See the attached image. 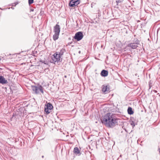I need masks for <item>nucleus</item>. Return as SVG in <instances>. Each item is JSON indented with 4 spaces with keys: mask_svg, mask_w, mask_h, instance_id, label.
<instances>
[{
    "mask_svg": "<svg viewBox=\"0 0 160 160\" xmlns=\"http://www.w3.org/2000/svg\"><path fill=\"white\" fill-rule=\"evenodd\" d=\"M12 9H14V8H12Z\"/></svg>",
    "mask_w": 160,
    "mask_h": 160,
    "instance_id": "20",
    "label": "nucleus"
},
{
    "mask_svg": "<svg viewBox=\"0 0 160 160\" xmlns=\"http://www.w3.org/2000/svg\"><path fill=\"white\" fill-rule=\"evenodd\" d=\"M80 3V0H72L69 3V5L71 7H74L77 6Z\"/></svg>",
    "mask_w": 160,
    "mask_h": 160,
    "instance_id": "6",
    "label": "nucleus"
},
{
    "mask_svg": "<svg viewBox=\"0 0 160 160\" xmlns=\"http://www.w3.org/2000/svg\"><path fill=\"white\" fill-rule=\"evenodd\" d=\"M118 120L114 115L108 113L104 116L102 122L107 127H113L118 123Z\"/></svg>",
    "mask_w": 160,
    "mask_h": 160,
    "instance_id": "1",
    "label": "nucleus"
},
{
    "mask_svg": "<svg viewBox=\"0 0 160 160\" xmlns=\"http://www.w3.org/2000/svg\"><path fill=\"white\" fill-rule=\"evenodd\" d=\"M59 35V33H54V34L53 36V39L54 41H55L56 40L58 39V38Z\"/></svg>",
    "mask_w": 160,
    "mask_h": 160,
    "instance_id": "13",
    "label": "nucleus"
},
{
    "mask_svg": "<svg viewBox=\"0 0 160 160\" xmlns=\"http://www.w3.org/2000/svg\"><path fill=\"white\" fill-rule=\"evenodd\" d=\"M8 83V82L7 80H6L4 77L2 76H0V83L4 84H7Z\"/></svg>",
    "mask_w": 160,
    "mask_h": 160,
    "instance_id": "9",
    "label": "nucleus"
},
{
    "mask_svg": "<svg viewBox=\"0 0 160 160\" xmlns=\"http://www.w3.org/2000/svg\"><path fill=\"white\" fill-rule=\"evenodd\" d=\"M65 77L66 78V76H65Z\"/></svg>",
    "mask_w": 160,
    "mask_h": 160,
    "instance_id": "21",
    "label": "nucleus"
},
{
    "mask_svg": "<svg viewBox=\"0 0 160 160\" xmlns=\"http://www.w3.org/2000/svg\"><path fill=\"white\" fill-rule=\"evenodd\" d=\"M65 49L63 48L61 49L59 52H56L57 54H58V55H59L61 57V58H62V56L64 52H65Z\"/></svg>",
    "mask_w": 160,
    "mask_h": 160,
    "instance_id": "11",
    "label": "nucleus"
},
{
    "mask_svg": "<svg viewBox=\"0 0 160 160\" xmlns=\"http://www.w3.org/2000/svg\"><path fill=\"white\" fill-rule=\"evenodd\" d=\"M83 37V34L81 32H79L76 33L74 38L77 41L81 40Z\"/></svg>",
    "mask_w": 160,
    "mask_h": 160,
    "instance_id": "5",
    "label": "nucleus"
},
{
    "mask_svg": "<svg viewBox=\"0 0 160 160\" xmlns=\"http://www.w3.org/2000/svg\"><path fill=\"white\" fill-rule=\"evenodd\" d=\"M109 89L108 87L106 85H103L102 86V92H104L105 93H107L109 91Z\"/></svg>",
    "mask_w": 160,
    "mask_h": 160,
    "instance_id": "10",
    "label": "nucleus"
},
{
    "mask_svg": "<svg viewBox=\"0 0 160 160\" xmlns=\"http://www.w3.org/2000/svg\"><path fill=\"white\" fill-rule=\"evenodd\" d=\"M108 72L105 70H102L101 73V75L103 77H106L108 76Z\"/></svg>",
    "mask_w": 160,
    "mask_h": 160,
    "instance_id": "12",
    "label": "nucleus"
},
{
    "mask_svg": "<svg viewBox=\"0 0 160 160\" xmlns=\"http://www.w3.org/2000/svg\"><path fill=\"white\" fill-rule=\"evenodd\" d=\"M62 58L58 54H57L56 52L54 55L52 56V61L51 62L52 63H55L56 62H61L62 61Z\"/></svg>",
    "mask_w": 160,
    "mask_h": 160,
    "instance_id": "2",
    "label": "nucleus"
},
{
    "mask_svg": "<svg viewBox=\"0 0 160 160\" xmlns=\"http://www.w3.org/2000/svg\"><path fill=\"white\" fill-rule=\"evenodd\" d=\"M138 47L137 43H132L129 44L127 45V47L125 48V49L127 50V48L128 47H131L132 49H136Z\"/></svg>",
    "mask_w": 160,
    "mask_h": 160,
    "instance_id": "8",
    "label": "nucleus"
},
{
    "mask_svg": "<svg viewBox=\"0 0 160 160\" xmlns=\"http://www.w3.org/2000/svg\"><path fill=\"white\" fill-rule=\"evenodd\" d=\"M60 26L57 24L53 28V32L54 33H59L60 32Z\"/></svg>",
    "mask_w": 160,
    "mask_h": 160,
    "instance_id": "7",
    "label": "nucleus"
},
{
    "mask_svg": "<svg viewBox=\"0 0 160 160\" xmlns=\"http://www.w3.org/2000/svg\"><path fill=\"white\" fill-rule=\"evenodd\" d=\"M53 106L51 104L48 103L45 106V111L47 114H49L52 109Z\"/></svg>",
    "mask_w": 160,
    "mask_h": 160,
    "instance_id": "4",
    "label": "nucleus"
},
{
    "mask_svg": "<svg viewBox=\"0 0 160 160\" xmlns=\"http://www.w3.org/2000/svg\"><path fill=\"white\" fill-rule=\"evenodd\" d=\"M131 125L133 127L135 126V124H134V122L133 121H132V122L131 123Z\"/></svg>",
    "mask_w": 160,
    "mask_h": 160,
    "instance_id": "18",
    "label": "nucleus"
},
{
    "mask_svg": "<svg viewBox=\"0 0 160 160\" xmlns=\"http://www.w3.org/2000/svg\"><path fill=\"white\" fill-rule=\"evenodd\" d=\"M43 62L44 63H45V64H47V63L45 62V61H44V62Z\"/></svg>",
    "mask_w": 160,
    "mask_h": 160,
    "instance_id": "19",
    "label": "nucleus"
},
{
    "mask_svg": "<svg viewBox=\"0 0 160 160\" xmlns=\"http://www.w3.org/2000/svg\"><path fill=\"white\" fill-rule=\"evenodd\" d=\"M128 113L130 115L132 114L134 112L132 110V108L130 107H129L128 109Z\"/></svg>",
    "mask_w": 160,
    "mask_h": 160,
    "instance_id": "15",
    "label": "nucleus"
},
{
    "mask_svg": "<svg viewBox=\"0 0 160 160\" xmlns=\"http://www.w3.org/2000/svg\"><path fill=\"white\" fill-rule=\"evenodd\" d=\"M33 2V0H28V4L29 5L32 3Z\"/></svg>",
    "mask_w": 160,
    "mask_h": 160,
    "instance_id": "17",
    "label": "nucleus"
},
{
    "mask_svg": "<svg viewBox=\"0 0 160 160\" xmlns=\"http://www.w3.org/2000/svg\"><path fill=\"white\" fill-rule=\"evenodd\" d=\"M123 0H118L116 1V2L117 3V4L118 5V3H120L122 2Z\"/></svg>",
    "mask_w": 160,
    "mask_h": 160,
    "instance_id": "16",
    "label": "nucleus"
},
{
    "mask_svg": "<svg viewBox=\"0 0 160 160\" xmlns=\"http://www.w3.org/2000/svg\"><path fill=\"white\" fill-rule=\"evenodd\" d=\"M73 152L75 154H78L80 153V151L78 147H76L74 149Z\"/></svg>",
    "mask_w": 160,
    "mask_h": 160,
    "instance_id": "14",
    "label": "nucleus"
},
{
    "mask_svg": "<svg viewBox=\"0 0 160 160\" xmlns=\"http://www.w3.org/2000/svg\"><path fill=\"white\" fill-rule=\"evenodd\" d=\"M32 90L34 91L37 94L38 93L39 91H40L42 93H43V88L41 85L38 87L36 86H32Z\"/></svg>",
    "mask_w": 160,
    "mask_h": 160,
    "instance_id": "3",
    "label": "nucleus"
}]
</instances>
